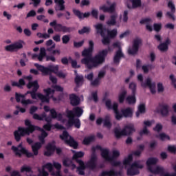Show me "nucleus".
<instances>
[{
	"label": "nucleus",
	"instance_id": "nucleus-26",
	"mask_svg": "<svg viewBox=\"0 0 176 176\" xmlns=\"http://www.w3.org/2000/svg\"><path fill=\"white\" fill-rule=\"evenodd\" d=\"M150 173L152 174H160L161 175L164 176L166 173H164V168L157 166L155 168H153V167L149 166V170Z\"/></svg>",
	"mask_w": 176,
	"mask_h": 176
},
{
	"label": "nucleus",
	"instance_id": "nucleus-56",
	"mask_svg": "<svg viewBox=\"0 0 176 176\" xmlns=\"http://www.w3.org/2000/svg\"><path fill=\"white\" fill-rule=\"evenodd\" d=\"M53 164H52V163L48 162L45 165L43 166V168H47L50 173H52V171H53Z\"/></svg>",
	"mask_w": 176,
	"mask_h": 176
},
{
	"label": "nucleus",
	"instance_id": "nucleus-22",
	"mask_svg": "<svg viewBox=\"0 0 176 176\" xmlns=\"http://www.w3.org/2000/svg\"><path fill=\"white\" fill-rule=\"evenodd\" d=\"M122 170L116 171L113 169H111L110 170H104L102 171L100 176H122Z\"/></svg>",
	"mask_w": 176,
	"mask_h": 176
},
{
	"label": "nucleus",
	"instance_id": "nucleus-50",
	"mask_svg": "<svg viewBox=\"0 0 176 176\" xmlns=\"http://www.w3.org/2000/svg\"><path fill=\"white\" fill-rule=\"evenodd\" d=\"M71 164H72V160L69 158L67 157L63 160V165L65 167H71Z\"/></svg>",
	"mask_w": 176,
	"mask_h": 176
},
{
	"label": "nucleus",
	"instance_id": "nucleus-16",
	"mask_svg": "<svg viewBox=\"0 0 176 176\" xmlns=\"http://www.w3.org/2000/svg\"><path fill=\"white\" fill-rule=\"evenodd\" d=\"M168 8L170 9V12H167L166 16L169 19H172V20H175V16L174 15L176 12L175 5L173 2V1L170 0L168 2Z\"/></svg>",
	"mask_w": 176,
	"mask_h": 176
},
{
	"label": "nucleus",
	"instance_id": "nucleus-62",
	"mask_svg": "<svg viewBox=\"0 0 176 176\" xmlns=\"http://www.w3.org/2000/svg\"><path fill=\"white\" fill-rule=\"evenodd\" d=\"M81 64H85L87 69H89V57H85L81 60Z\"/></svg>",
	"mask_w": 176,
	"mask_h": 176
},
{
	"label": "nucleus",
	"instance_id": "nucleus-9",
	"mask_svg": "<svg viewBox=\"0 0 176 176\" xmlns=\"http://www.w3.org/2000/svg\"><path fill=\"white\" fill-rule=\"evenodd\" d=\"M138 80L141 82V86L143 88L148 87L150 89L151 94H156V82H152L151 78H148L146 82H144V76L142 74H139L138 76Z\"/></svg>",
	"mask_w": 176,
	"mask_h": 176
},
{
	"label": "nucleus",
	"instance_id": "nucleus-27",
	"mask_svg": "<svg viewBox=\"0 0 176 176\" xmlns=\"http://www.w3.org/2000/svg\"><path fill=\"white\" fill-rule=\"evenodd\" d=\"M42 145H43L42 142H37L32 146V151L33 152V157L34 156H38V153H39V149H41V148H42Z\"/></svg>",
	"mask_w": 176,
	"mask_h": 176
},
{
	"label": "nucleus",
	"instance_id": "nucleus-30",
	"mask_svg": "<svg viewBox=\"0 0 176 176\" xmlns=\"http://www.w3.org/2000/svg\"><path fill=\"white\" fill-rule=\"evenodd\" d=\"M126 174L129 176L138 175L140 174V170L131 165L126 170Z\"/></svg>",
	"mask_w": 176,
	"mask_h": 176
},
{
	"label": "nucleus",
	"instance_id": "nucleus-48",
	"mask_svg": "<svg viewBox=\"0 0 176 176\" xmlns=\"http://www.w3.org/2000/svg\"><path fill=\"white\" fill-rule=\"evenodd\" d=\"M129 89L132 91V94H135L137 92V84L134 82H131L129 84Z\"/></svg>",
	"mask_w": 176,
	"mask_h": 176
},
{
	"label": "nucleus",
	"instance_id": "nucleus-21",
	"mask_svg": "<svg viewBox=\"0 0 176 176\" xmlns=\"http://www.w3.org/2000/svg\"><path fill=\"white\" fill-rule=\"evenodd\" d=\"M68 118L67 124L69 127L74 126L76 129H80V120L79 118H74V117H68Z\"/></svg>",
	"mask_w": 176,
	"mask_h": 176
},
{
	"label": "nucleus",
	"instance_id": "nucleus-52",
	"mask_svg": "<svg viewBox=\"0 0 176 176\" xmlns=\"http://www.w3.org/2000/svg\"><path fill=\"white\" fill-rule=\"evenodd\" d=\"M157 49H159L160 52H167V50H168V46H167L166 44H164V43H162L158 45Z\"/></svg>",
	"mask_w": 176,
	"mask_h": 176
},
{
	"label": "nucleus",
	"instance_id": "nucleus-40",
	"mask_svg": "<svg viewBox=\"0 0 176 176\" xmlns=\"http://www.w3.org/2000/svg\"><path fill=\"white\" fill-rule=\"evenodd\" d=\"M116 19H118V15L116 14L111 15L110 19L107 22V25H116Z\"/></svg>",
	"mask_w": 176,
	"mask_h": 176
},
{
	"label": "nucleus",
	"instance_id": "nucleus-32",
	"mask_svg": "<svg viewBox=\"0 0 176 176\" xmlns=\"http://www.w3.org/2000/svg\"><path fill=\"white\" fill-rule=\"evenodd\" d=\"M85 82V77L82 75L77 76L74 78V83L76 87H80Z\"/></svg>",
	"mask_w": 176,
	"mask_h": 176
},
{
	"label": "nucleus",
	"instance_id": "nucleus-61",
	"mask_svg": "<svg viewBox=\"0 0 176 176\" xmlns=\"http://www.w3.org/2000/svg\"><path fill=\"white\" fill-rule=\"evenodd\" d=\"M101 80L96 78L94 80L91 82V86H94V87H97V86H100V82Z\"/></svg>",
	"mask_w": 176,
	"mask_h": 176
},
{
	"label": "nucleus",
	"instance_id": "nucleus-17",
	"mask_svg": "<svg viewBox=\"0 0 176 176\" xmlns=\"http://www.w3.org/2000/svg\"><path fill=\"white\" fill-rule=\"evenodd\" d=\"M157 113H160L162 116H168V105L160 103L156 108Z\"/></svg>",
	"mask_w": 176,
	"mask_h": 176
},
{
	"label": "nucleus",
	"instance_id": "nucleus-33",
	"mask_svg": "<svg viewBox=\"0 0 176 176\" xmlns=\"http://www.w3.org/2000/svg\"><path fill=\"white\" fill-rule=\"evenodd\" d=\"M79 166L77 167V172L79 175H85V169L86 166H85V162L83 161H78Z\"/></svg>",
	"mask_w": 176,
	"mask_h": 176
},
{
	"label": "nucleus",
	"instance_id": "nucleus-46",
	"mask_svg": "<svg viewBox=\"0 0 176 176\" xmlns=\"http://www.w3.org/2000/svg\"><path fill=\"white\" fill-rule=\"evenodd\" d=\"M46 118V113H43L41 116L37 113L33 115V119L35 120H43Z\"/></svg>",
	"mask_w": 176,
	"mask_h": 176
},
{
	"label": "nucleus",
	"instance_id": "nucleus-5",
	"mask_svg": "<svg viewBox=\"0 0 176 176\" xmlns=\"http://www.w3.org/2000/svg\"><path fill=\"white\" fill-rule=\"evenodd\" d=\"M25 126H26V129H23V133L28 134V135H30V134H32V133H34V131H35L36 130L37 131H41V135L38 136V140L40 141V142H41L42 144H45V139L46 138V137H47V135H49L46 133L45 129L32 124L30 120H25Z\"/></svg>",
	"mask_w": 176,
	"mask_h": 176
},
{
	"label": "nucleus",
	"instance_id": "nucleus-51",
	"mask_svg": "<svg viewBox=\"0 0 176 176\" xmlns=\"http://www.w3.org/2000/svg\"><path fill=\"white\" fill-rule=\"evenodd\" d=\"M21 173H32V168L24 165L21 168Z\"/></svg>",
	"mask_w": 176,
	"mask_h": 176
},
{
	"label": "nucleus",
	"instance_id": "nucleus-10",
	"mask_svg": "<svg viewBox=\"0 0 176 176\" xmlns=\"http://www.w3.org/2000/svg\"><path fill=\"white\" fill-rule=\"evenodd\" d=\"M12 150L14 152L16 156H19V157H21L22 155H25L28 158L34 157V153L29 152L28 150L23 147V143L19 144L17 147L12 146Z\"/></svg>",
	"mask_w": 176,
	"mask_h": 176
},
{
	"label": "nucleus",
	"instance_id": "nucleus-38",
	"mask_svg": "<svg viewBox=\"0 0 176 176\" xmlns=\"http://www.w3.org/2000/svg\"><path fill=\"white\" fill-rule=\"evenodd\" d=\"M103 126L107 129H111L112 127V123H111V118L109 116H106L103 120Z\"/></svg>",
	"mask_w": 176,
	"mask_h": 176
},
{
	"label": "nucleus",
	"instance_id": "nucleus-8",
	"mask_svg": "<svg viewBox=\"0 0 176 176\" xmlns=\"http://www.w3.org/2000/svg\"><path fill=\"white\" fill-rule=\"evenodd\" d=\"M59 138H60L62 141H64L66 145H68L73 149H78V146H79V143H78V142H76L72 136L69 135L68 131H63V133L59 135Z\"/></svg>",
	"mask_w": 176,
	"mask_h": 176
},
{
	"label": "nucleus",
	"instance_id": "nucleus-36",
	"mask_svg": "<svg viewBox=\"0 0 176 176\" xmlns=\"http://www.w3.org/2000/svg\"><path fill=\"white\" fill-rule=\"evenodd\" d=\"M146 111V109L145 107V104L142 103L139 104L138 109L136 112V117L140 118V115H141V113H145Z\"/></svg>",
	"mask_w": 176,
	"mask_h": 176
},
{
	"label": "nucleus",
	"instance_id": "nucleus-3",
	"mask_svg": "<svg viewBox=\"0 0 176 176\" xmlns=\"http://www.w3.org/2000/svg\"><path fill=\"white\" fill-rule=\"evenodd\" d=\"M105 105L107 109H113L116 120H120L123 117L133 118V110L130 107L122 109L120 113V111H119V104L118 103L113 102L112 105L111 100H107L105 102Z\"/></svg>",
	"mask_w": 176,
	"mask_h": 176
},
{
	"label": "nucleus",
	"instance_id": "nucleus-45",
	"mask_svg": "<svg viewBox=\"0 0 176 176\" xmlns=\"http://www.w3.org/2000/svg\"><path fill=\"white\" fill-rule=\"evenodd\" d=\"M118 35V30L113 29L112 30H107V36L111 38V39H113V38H116Z\"/></svg>",
	"mask_w": 176,
	"mask_h": 176
},
{
	"label": "nucleus",
	"instance_id": "nucleus-58",
	"mask_svg": "<svg viewBox=\"0 0 176 176\" xmlns=\"http://www.w3.org/2000/svg\"><path fill=\"white\" fill-rule=\"evenodd\" d=\"M103 38L102 39V43L103 45H107L111 43V40L109 36H102Z\"/></svg>",
	"mask_w": 176,
	"mask_h": 176
},
{
	"label": "nucleus",
	"instance_id": "nucleus-14",
	"mask_svg": "<svg viewBox=\"0 0 176 176\" xmlns=\"http://www.w3.org/2000/svg\"><path fill=\"white\" fill-rule=\"evenodd\" d=\"M142 44V40L141 38H135L133 40V43L132 45V48H129L128 50L129 54H131L134 56L138 53V50H140V45Z\"/></svg>",
	"mask_w": 176,
	"mask_h": 176
},
{
	"label": "nucleus",
	"instance_id": "nucleus-2",
	"mask_svg": "<svg viewBox=\"0 0 176 176\" xmlns=\"http://www.w3.org/2000/svg\"><path fill=\"white\" fill-rule=\"evenodd\" d=\"M26 87H28V89L33 87V92H32V94L30 95L32 100H36V97H38V100H40L43 103L46 102L47 104H49V102H50V98H49V96H50L52 93H54V90L49 87L43 89V92L45 95H43L41 93L36 94L39 89V84L36 80L33 82H28Z\"/></svg>",
	"mask_w": 176,
	"mask_h": 176
},
{
	"label": "nucleus",
	"instance_id": "nucleus-44",
	"mask_svg": "<svg viewBox=\"0 0 176 176\" xmlns=\"http://www.w3.org/2000/svg\"><path fill=\"white\" fill-rule=\"evenodd\" d=\"M133 162V154H129L126 158L123 160L124 166H131V164Z\"/></svg>",
	"mask_w": 176,
	"mask_h": 176
},
{
	"label": "nucleus",
	"instance_id": "nucleus-7",
	"mask_svg": "<svg viewBox=\"0 0 176 176\" xmlns=\"http://www.w3.org/2000/svg\"><path fill=\"white\" fill-rule=\"evenodd\" d=\"M133 133H135V128L133 124L126 125L122 131H120L118 128L114 129V133L117 139L122 138V137L126 135H131Z\"/></svg>",
	"mask_w": 176,
	"mask_h": 176
},
{
	"label": "nucleus",
	"instance_id": "nucleus-59",
	"mask_svg": "<svg viewBox=\"0 0 176 176\" xmlns=\"http://www.w3.org/2000/svg\"><path fill=\"white\" fill-rule=\"evenodd\" d=\"M139 134L140 135H148V134H149V131L146 126H144L143 129L140 131Z\"/></svg>",
	"mask_w": 176,
	"mask_h": 176
},
{
	"label": "nucleus",
	"instance_id": "nucleus-55",
	"mask_svg": "<svg viewBox=\"0 0 176 176\" xmlns=\"http://www.w3.org/2000/svg\"><path fill=\"white\" fill-rule=\"evenodd\" d=\"M131 166H133V167H134L135 168H137L138 170V168H144V165L140 164V161H135L134 162Z\"/></svg>",
	"mask_w": 176,
	"mask_h": 176
},
{
	"label": "nucleus",
	"instance_id": "nucleus-34",
	"mask_svg": "<svg viewBox=\"0 0 176 176\" xmlns=\"http://www.w3.org/2000/svg\"><path fill=\"white\" fill-rule=\"evenodd\" d=\"M53 49H56V43H54L51 47H47V50H45V51L47 50V52H50V53H51V54H58V56H60V54H61V51H60V50H53Z\"/></svg>",
	"mask_w": 176,
	"mask_h": 176
},
{
	"label": "nucleus",
	"instance_id": "nucleus-49",
	"mask_svg": "<svg viewBox=\"0 0 176 176\" xmlns=\"http://www.w3.org/2000/svg\"><path fill=\"white\" fill-rule=\"evenodd\" d=\"M131 2L133 9H137V8L141 7V0H132Z\"/></svg>",
	"mask_w": 176,
	"mask_h": 176
},
{
	"label": "nucleus",
	"instance_id": "nucleus-29",
	"mask_svg": "<svg viewBox=\"0 0 176 176\" xmlns=\"http://www.w3.org/2000/svg\"><path fill=\"white\" fill-rule=\"evenodd\" d=\"M104 160H106V162H110L113 167H120V166H122V162H120V161H116L115 160H113V157H111V155H109V153L107 155V158H104Z\"/></svg>",
	"mask_w": 176,
	"mask_h": 176
},
{
	"label": "nucleus",
	"instance_id": "nucleus-1",
	"mask_svg": "<svg viewBox=\"0 0 176 176\" xmlns=\"http://www.w3.org/2000/svg\"><path fill=\"white\" fill-rule=\"evenodd\" d=\"M94 50V43L93 41H89V69H91L92 67H98L105 63V58L108 56V52L111 50V48H108L100 51L97 55L94 57H91L93 54V51Z\"/></svg>",
	"mask_w": 176,
	"mask_h": 176
},
{
	"label": "nucleus",
	"instance_id": "nucleus-19",
	"mask_svg": "<svg viewBox=\"0 0 176 176\" xmlns=\"http://www.w3.org/2000/svg\"><path fill=\"white\" fill-rule=\"evenodd\" d=\"M27 128L19 126L17 131L14 132V138L16 142H19L20 140H21V137H24V135H28V133L23 132V129L25 130Z\"/></svg>",
	"mask_w": 176,
	"mask_h": 176
},
{
	"label": "nucleus",
	"instance_id": "nucleus-63",
	"mask_svg": "<svg viewBox=\"0 0 176 176\" xmlns=\"http://www.w3.org/2000/svg\"><path fill=\"white\" fill-rule=\"evenodd\" d=\"M153 28L156 32H160V30H162V23H154Z\"/></svg>",
	"mask_w": 176,
	"mask_h": 176
},
{
	"label": "nucleus",
	"instance_id": "nucleus-60",
	"mask_svg": "<svg viewBox=\"0 0 176 176\" xmlns=\"http://www.w3.org/2000/svg\"><path fill=\"white\" fill-rule=\"evenodd\" d=\"M91 98L94 102H98V95L97 91L91 93Z\"/></svg>",
	"mask_w": 176,
	"mask_h": 176
},
{
	"label": "nucleus",
	"instance_id": "nucleus-25",
	"mask_svg": "<svg viewBox=\"0 0 176 176\" xmlns=\"http://www.w3.org/2000/svg\"><path fill=\"white\" fill-rule=\"evenodd\" d=\"M72 153H74L73 155V160H75V162H76L78 163V164H79L78 162H83L82 160H79L80 159V157H83V156H85V153L82 152V151H78L76 152L75 151V150H72Z\"/></svg>",
	"mask_w": 176,
	"mask_h": 176
},
{
	"label": "nucleus",
	"instance_id": "nucleus-64",
	"mask_svg": "<svg viewBox=\"0 0 176 176\" xmlns=\"http://www.w3.org/2000/svg\"><path fill=\"white\" fill-rule=\"evenodd\" d=\"M169 78L172 82L173 86L176 89V78L174 77L173 74H170Z\"/></svg>",
	"mask_w": 176,
	"mask_h": 176
},
{
	"label": "nucleus",
	"instance_id": "nucleus-43",
	"mask_svg": "<svg viewBox=\"0 0 176 176\" xmlns=\"http://www.w3.org/2000/svg\"><path fill=\"white\" fill-rule=\"evenodd\" d=\"M127 95V91H122L118 96V101L120 104H123L124 102V100L126 98V96Z\"/></svg>",
	"mask_w": 176,
	"mask_h": 176
},
{
	"label": "nucleus",
	"instance_id": "nucleus-47",
	"mask_svg": "<svg viewBox=\"0 0 176 176\" xmlns=\"http://www.w3.org/2000/svg\"><path fill=\"white\" fill-rule=\"evenodd\" d=\"M89 170H92L93 171H98V166H97V162H89Z\"/></svg>",
	"mask_w": 176,
	"mask_h": 176
},
{
	"label": "nucleus",
	"instance_id": "nucleus-6",
	"mask_svg": "<svg viewBox=\"0 0 176 176\" xmlns=\"http://www.w3.org/2000/svg\"><path fill=\"white\" fill-rule=\"evenodd\" d=\"M45 58V61H52V63H56V57L54 55H47L46 53V49L45 47L40 48V52L38 54H34L32 55V60H38V61H43V58Z\"/></svg>",
	"mask_w": 176,
	"mask_h": 176
},
{
	"label": "nucleus",
	"instance_id": "nucleus-54",
	"mask_svg": "<svg viewBox=\"0 0 176 176\" xmlns=\"http://www.w3.org/2000/svg\"><path fill=\"white\" fill-rule=\"evenodd\" d=\"M15 98H16V102H20V101H21V98H25V95H23V94H20L17 92L15 93Z\"/></svg>",
	"mask_w": 176,
	"mask_h": 176
},
{
	"label": "nucleus",
	"instance_id": "nucleus-35",
	"mask_svg": "<svg viewBox=\"0 0 176 176\" xmlns=\"http://www.w3.org/2000/svg\"><path fill=\"white\" fill-rule=\"evenodd\" d=\"M73 12L76 16L78 17V19H86V17H89V12H85V14L82 13L79 10H73Z\"/></svg>",
	"mask_w": 176,
	"mask_h": 176
},
{
	"label": "nucleus",
	"instance_id": "nucleus-53",
	"mask_svg": "<svg viewBox=\"0 0 176 176\" xmlns=\"http://www.w3.org/2000/svg\"><path fill=\"white\" fill-rule=\"evenodd\" d=\"M157 138H160L161 141H164L165 140H170V136L166 135V133H160L159 135H156Z\"/></svg>",
	"mask_w": 176,
	"mask_h": 176
},
{
	"label": "nucleus",
	"instance_id": "nucleus-31",
	"mask_svg": "<svg viewBox=\"0 0 176 176\" xmlns=\"http://www.w3.org/2000/svg\"><path fill=\"white\" fill-rule=\"evenodd\" d=\"M50 115L52 119H57V120H63V114L60 113H57V111H56V109H50Z\"/></svg>",
	"mask_w": 176,
	"mask_h": 176
},
{
	"label": "nucleus",
	"instance_id": "nucleus-15",
	"mask_svg": "<svg viewBox=\"0 0 176 176\" xmlns=\"http://www.w3.org/2000/svg\"><path fill=\"white\" fill-rule=\"evenodd\" d=\"M56 140H52L51 142H49L45 146L46 151H45V156L48 157L52 156L54 152H56Z\"/></svg>",
	"mask_w": 176,
	"mask_h": 176
},
{
	"label": "nucleus",
	"instance_id": "nucleus-12",
	"mask_svg": "<svg viewBox=\"0 0 176 176\" xmlns=\"http://www.w3.org/2000/svg\"><path fill=\"white\" fill-rule=\"evenodd\" d=\"M23 43L24 41L23 40H19L12 44L6 46L5 49L6 52H10L11 53H13V52H18V50L23 49Z\"/></svg>",
	"mask_w": 176,
	"mask_h": 176
},
{
	"label": "nucleus",
	"instance_id": "nucleus-42",
	"mask_svg": "<svg viewBox=\"0 0 176 176\" xmlns=\"http://www.w3.org/2000/svg\"><path fill=\"white\" fill-rule=\"evenodd\" d=\"M126 102L129 104V105H131V104H135L137 102V99L135 98V94H132V96H129L126 98Z\"/></svg>",
	"mask_w": 176,
	"mask_h": 176
},
{
	"label": "nucleus",
	"instance_id": "nucleus-41",
	"mask_svg": "<svg viewBox=\"0 0 176 176\" xmlns=\"http://www.w3.org/2000/svg\"><path fill=\"white\" fill-rule=\"evenodd\" d=\"M157 163V158L150 157L146 161V166H148V169L149 170V167H152L153 165L156 164Z\"/></svg>",
	"mask_w": 176,
	"mask_h": 176
},
{
	"label": "nucleus",
	"instance_id": "nucleus-11",
	"mask_svg": "<svg viewBox=\"0 0 176 176\" xmlns=\"http://www.w3.org/2000/svg\"><path fill=\"white\" fill-rule=\"evenodd\" d=\"M50 27H53L56 32H63V34H67V32H72L74 31V28L67 27L61 23H58L57 20H54L52 22L50 23Z\"/></svg>",
	"mask_w": 176,
	"mask_h": 176
},
{
	"label": "nucleus",
	"instance_id": "nucleus-4",
	"mask_svg": "<svg viewBox=\"0 0 176 176\" xmlns=\"http://www.w3.org/2000/svg\"><path fill=\"white\" fill-rule=\"evenodd\" d=\"M34 67H36L44 76L52 75V74H55L58 78H60L61 79H65L66 76V75L62 71L58 72V65H50L47 67H45L42 65L34 63Z\"/></svg>",
	"mask_w": 176,
	"mask_h": 176
},
{
	"label": "nucleus",
	"instance_id": "nucleus-23",
	"mask_svg": "<svg viewBox=\"0 0 176 176\" xmlns=\"http://www.w3.org/2000/svg\"><path fill=\"white\" fill-rule=\"evenodd\" d=\"M116 7V3H113L109 7L107 5L101 6L99 9L102 10L104 13H113L115 12V8Z\"/></svg>",
	"mask_w": 176,
	"mask_h": 176
},
{
	"label": "nucleus",
	"instance_id": "nucleus-18",
	"mask_svg": "<svg viewBox=\"0 0 176 176\" xmlns=\"http://www.w3.org/2000/svg\"><path fill=\"white\" fill-rule=\"evenodd\" d=\"M91 151L93 153H96V151H101V156L103 159H108V155H109V150L107 148H102V147L100 145H96L91 148Z\"/></svg>",
	"mask_w": 176,
	"mask_h": 176
},
{
	"label": "nucleus",
	"instance_id": "nucleus-20",
	"mask_svg": "<svg viewBox=\"0 0 176 176\" xmlns=\"http://www.w3.org/2000/svg\"><path fill=\"white\" fill-rule=\"evenodd\" d=\"M124 58V54L122 52V48H119L118 50L116 52V54L113 57V63L116 65L120 64V60Z\"/></svg>",
	"mask_w": 176,
	"mask_h": 176
},
{
	"label": "nucleus",
	"instance_id": "nucleus-37",
	"mask_svg": "<svg viewBox=\"0 0 176 176\" xmlns=\"http://www.w3.org/2000/svg\"><path fill=\"white\" fill-rule=\"evenodd\" d=\"M12 86L19 87V89H21L23 86H25V81L23 78H20L19 80V82L14 81L12 82Z\"/></svg>",
	"mask_w": 176,
	"mask_h": 176
},
{
	"label": "nucleus",
	"instance_id": "nucleus-57",
	"mask_svg": "<svg viewBox=\"0 0 176 176\" xmlns=\"http://www.w3.org/2000/svg\"><path fill=\"white\" fill-rule=\"evenodd\" d=\"M71 41V38L69 35H64L62 37V41L64 45H67Z\"/></svg>",
	"mask_w": 176,
	"mask_h": 176
},
{
	"label": "nucleus",
	"instance_id": "nucleus-28",
	"mask_svg": "<svg viewBox=\"0 0 176 176\" xmlns=\"http://www.w3.org/2000/svg\"><path fill=\"white\" fill-rule=\"evenodd\" d=\"M95 28L97 34H99L101 36H104L107 28H104L102 23H98L95 25Z\"/></svg>",
	"mask_w": 176,
	"mask_h": 176
},
{
	"label": "nucleus",
	"instance_id": "nucleus-24",
	"mask_svg": "<svg viewBox=\"0 0 176 176\" xmlns=\"http://www.w3.org/2000/svg\"><path fill=\"white\" fill-rule=\"evenodd\" d=\"M70 104L72 107H78L80 104V98L75 94L69 95Z\"/></svg>",
	"mask_w": 176,
	"mask_h": 176
},
{
	"label": "nucleus",
	"instance_id": "nucleus-13",
	"mask_svg": "<svg viewBox=\"0 0 176 176\" xmlns=\"http://www.w3.org/2000/svg\"><path fill=\"white\" fill-rule=\"evenodd\" d=\"M67 118H80L83 115V109L79 107L73 108L72 110L66 111Z\"/></svg>",
	"mask_w": 176,
	"mask_h": 176
},
{
	"label": "nucleus",
	"instance_id": "nucleus-39",
	"mask_svg": "<svg viewBox=\"0 0 176 176\" xmlns=\"http://www.w3.org/2000/svg\"><path fill=\"white\" fill-rule=\"evenodd\" d=\"M54 2L58 5L60 12H63V10H65V1L64 0H54Z\"/></svg>",
	"mask_w": 176,
	"mask_h": 176
}]
</instances>
